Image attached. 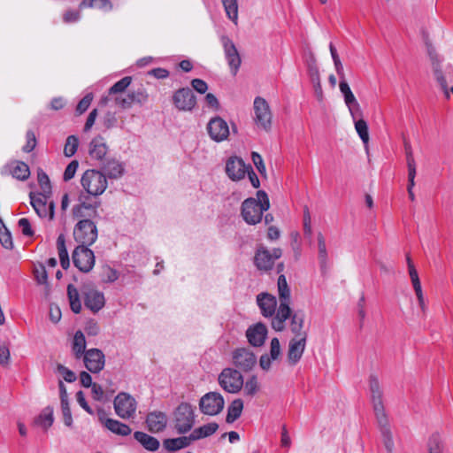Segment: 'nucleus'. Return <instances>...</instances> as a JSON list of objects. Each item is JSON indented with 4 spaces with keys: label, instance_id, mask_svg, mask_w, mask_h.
Here are the masks:
<instances>
[{
    "label": "nucleus",
    "instance_id": "52",
    "mask_svg": "<svg viewBox=\"0 0 453 453\" xmlns=\"http://www.w3.org/2000/svg\"><path fill=\"white\" fill-rule=\"evenodd\" d=\"M310 74L311 78V81L314 85L315 92L319 96H322V88L320 84V79H319V72L317 66H311L310 67Z\"/></svg>",
    "mask_w": 453,
    "mask_h": 453
},
{
    "label": "nucleus",
    "instance_id": "39",
    "mask_svg": "<svg viewBox=\"0 0 453 453\" xmlns=\"http://www.w3.org/2000/svg\"><path fill=\"white\" fill-rule=\"evenodd\" d=\"M57 248L58 251V257L61 266L64 269H67L70 265L69 256L65 247V239L64 234H59L57 239Z\"/></svg>",
    "mask_w": 453,
    "mask_h": 453
},
{
    "label": "nucleus",
    "instance_id": "30",
    "mask_svg": "<svg viewBox=\"0 0 453 453\" xmlns=\"http://www.w3.org/2000/svg\"><path fill=\"white\" fill-rule=\"evenodd\" d=\"M108 147L104 142V137L97 135L92 139L89 143V155L92 158L96 160H103L106 155Z\"/></svg>",
    "mask_w": 453,
    "mask_h": 453
},
{
    "label": "nucleus",
    "instance_id": "58",
    "mask_svg": "<svg viewBox=\"0 0 453 453\" xmlns=\"http://www.w3.org/2000/svg\"><path fill=\"white\" fill-rule=\"evenodd\" d=\"M281 354V349L280 341L278 338L274 337L272 339L270 343V354H268L269 357L273 359H278L280 357Z\"/></svg>",
    "mask_w": 453,
    "mask_h": 453
},
{
    "label": "nucleus",
    "instance_id": "10",
    "mask_svg": "<svg viewBox=\"0 0 453 453\" xmlns=\"http://www.w3.org/2000/svg\"><path fill=\"white\" fill-rule=\"evenodd\" d=\"M225 406L223 396L218 392H209L203 395L199 401V408L202 413L208 416H215L222 411Z\"/></svg>",
    "mask_w": 453,
    "mask_h": 453
},
{
    "label": "nucleus",
    "instance_id": "29",
    "mask_svg": "<svg viewBox=\"0 0 453 453\" xmlns=\"http://www.w3.org/2000/svg\"><path fill=\"white\" fill-rule=\"evenodd\" d=\"M103 173L106 179H119L125 172L124 165L115 158L107 159L102 166Z\"/></svg>",
    "mask_w": 453,
    "mask_h": 453
},
{
    "label": "nucleus",
    "instance_id": "31",
    "mask_svg": "<svg viewBox=\"0 0 453 453\" xmlns=\"http://www.w3.org/2000/svg\"><path fill=\"white\" fill-rule=\"evenodd\" d=\"M192 442L193 440L191 435L189 434L188 436L165 439L163 441V446L168 452H174L179 449L188 447Z\"/></svg>",
    "mask_w": 453,
    "mask_h": 453
},
{
    "label": "nucleus",
    "instance_id": "54",
    "mask_svg": "<svg viewBox=\"0 0 453 453\" xmlns=\"http://www.w3.org/2000/svg\"><path fill=\"white\" fill-rule=\"evenodd\" d=\"M61 411L63 415V421L66 426H73V417L71 413V409L69 406V402H61Z\"/></svg>",
    "mask_w": 453,
    "mask_h": 453
},
{
    "label": "nucleus",
    "instance_id": "62",
    "mask_svg": "<svg viewBox=\"0 0 453 453\" xmlns=\"http://www.w3.org/2000/svg\"><path fill=\"white\" fill-rule=\"evenodd\" d=\"M118 119L115 112L108 111L103 119V125L105 128L110 129L116 127Z\"/></svg>",
    "mask_w": 453,
    "mask_h": 453
},
{
    "label": "nucleus",
    "instance_id": "1",
    "mask_svg": "<svg viewBox=\"0 0 453 453\" xmlns=\"http://www.w3.org/2000/svg\"><path fill=\"white\" fill-rule=\"evenodd\" d=\"M87 198V196L80 195L79 203L73 208V217L81 219L74 226L73 237L85 247L92 245L97 239V227L91 219L99 217L97 209L100 206V202L88 203Z\"/></svg>",
    "mask_w": 453,
    "mask_h": 453
},
{
    "label": "nucleus",
    "instance_id": "6",
    "mask_svg": "<svg viewBox=\"0 0 453 453\" xmlns=\"http://www.w3.org/2000/svg\"><path fill=\"white\" fill-rule=\"evenodd\" d=\"M195 408L188 403H181L173 412L174 427L179 434L189 432L195 425Z\"/></svg>",
    "mask_w": 453,
    "mask_h": 453
},
{
    "label": "nucleus",
    "instance_id": "12",
    "mask_svg": "<svg viewBox=\"0 0 453 453\" xmlns=\"http://www.w3.org/2000/svg\"><path fill=\"white\" fill-rule=\"evenodd\" d=\"M73 262L81 272L88 273L95 265L94 252L85 245H78L73 252Z\"/></svg>",
    "mask_w": 453,
    "mask_h": 453
},
{
    "label": "nucleus",
    "instance_id": "61",
    "mask_svg": "<svg viewBox=\"0 0 453 453\" xmlns=\"http://www.w3.org/2000/svg\"><path fill=\"white\" fill-rule=\"evenodd\" d=\"M303 234L305 237L311 238L312 235V229L311 225V216L307 207L303 212Z\"/></svg>",
    "mask_w": 453,
    "mask_h": 453
},
{
    "label": "nucleus",
    "instance_id": "35",
    "mask_svg": "<svg viewBox=\"0 0 453 453\" xmlns=\"http://www.w3.org/2000/svg\"><path fill=\"white\" fill-rule=\"evenodd\" d=\"M219 428V425L215 422H211L208 424H205L198 428H196L193 430V432L190 434L193 441L205 438L208 436H211Z\"/></svg>",
    "mask_w": 453,
    "mask_h": 453
},
{
    "label": "nucleus",
    "instance_id": "13",
    "mask_svg": "<svg viewBox=\"0 0 453 453\" xmlns=\"http://www.w3.org/2000/svg\"><path fill=\"white\" fill-rule=\"evenodd\" d=\"M206 129L210 138L216 142L227 140L230 134L227 122L219 116L211 118L206 126Z\"/></svg>",
    "mask_w": 453,
    "mask_h": 453
},
{
    "label": "nucleus",
    "instance_id": "41",
    "mask_svg": "<svg viewBox=\"0 0 453 453\" xmlns=\"http://www.w3.org/2000/svg\"><path fill=\"white\" fill-rule=\"evenodd\" d=\"M12 175L20 180H27L30 175V170L28 165L24 163L18 161L14 164L11 170Z\"/></svg>",
    "mask_w": 453,
    "mask_h": 453
},
{
    "label": "nucleus",
    "instance_id": "43",
    "mask_svg": "<svg viewBox=\"0 0 453 453\" xmlns=\"http://www.w3.org/2000/svg\"><path fill=\"white\" fill-rule=\"evenodd\" d=\"M318 250H319V261L321 269H324L326 265L327 262V250L326 246V240L325 237L321 233L318 234Z\"/></svg>",
    "mask_w": 453,
    "mask_h": 453
},
{
    "label": "nucleus",
    "instance_id": "11",
    "mask_svg": "<svg viewBox=\"0 0 453 453\" xmlns=\"http://www.w3.org/2000/svg\"><path fill=\"white\" fill-rule=\"evenodd\" d=\"M429 57L432 63V70L438 85L441 88H446L449 82L453 81V68L448 65L445 67L441 65V60L437 54L429 52Z\"/></svg>",
    "mask_w": 453,
    "mask_h": 453
},
{
    "label": "nucleus",
    "instance_id": "8",
    "mask_svg": "<svg viewBox=\"0 0 453 453\" xmlns=\"http://www.w3.org/2000/svg\"><path fill=\"white\" fill-rule=\"evenodd\" d=\"M113 406L120 418L129 419L135 416L137 402L131 395L120 392L114 398Z\"/></svg>",
    "mask_w": 453,
    "mask_h": 453
},
{
    "label": "nucleus",
    "instance_id": "15",
    "mask_svg": "<svg viewBox=\"0 0 453 453\" xmlns=\"http://www.w3.org/2000/svg\"><path fill=\"white\" fill-rule=\"evenodd\" d=\"M220 42L222 43L225 58L229 65L231 73L233 75H236L242 64L241 56L234 42L228 36L222 35L220 37Z\"/></svg>",
    "mask_w": 453,
    "mask_h": 453
},
{
    "label": "nucleus",
    "instance_id": "63",
    "mask_svg": "<svg viewBox=\"0 0 453 453\" xmlns=\"http://www.w3.org/2000/svg\"><path fill=\"white\" fill-rule=\"evenodd\" d=\"M252 162L260 174H265V166L262 157L257 152H252L251 154Z\"/></svg>",
    "mask_w": 453,
    "mask_h": 453
},
{
    "label": "nucleus",
    "instance_id": "2",
    "mask_svg": "<svg viewBox=\"0 0 453 453\" xmlns=\"http://www.w3.org/2000/svg\"><path fill=\"white\" fill-rule=\"evenodd\" d=\"M370 398L372 405L374 417L377 426L380 429L384 446L388 453H392L395 448L393 434L391 432L388 415L385 410L383 403V393L376 376L371 375L369 378Z\"/></svg>",
    "mask_w": 453,
    "mask_h": 453
},
{
    "label": "nucleus",
    "instance_id": "24",
    "mask_svg": "<svg viewBox=\"0 0 453 453\" xmlns=\"http://www.w3.org/2000/svg\"><path fill=\"white\" fill-rule=\"evenodd\" d=\"M247 166L242 158L231 157L226 161V173L232 180H240L245 177Z\"/></svg>",
    "mask_w": 453,
    "mask_h": 453
},
{
    "label": "nucleus",
    "instance_id": "40",
    "mask_svg": "<svg viewBox=\"0 0 453 453\" xmlns=\"http://www.w3.org/2000/svg\"><path fill=\"white\" fill-rule=\"evenodd\" d=\"M96 8L105 12L111 11L113 5L110 0H82L80 8Z\"/></svg>",
    "mask_w": 453,
    "mask_h": 453
},
{
    "label": "nucleus",
    "instance_id": "17",
    "mask_svg": "<svg viewBox=\"0 0 453 453\" xmlns=\"http://www.w3.org/2000/svg\"><path fill=\"white\" fill-rule=\"evenodd\" d=\"M97 417L99 422L112 434L119 436H127L132 433V429L127 424L107 418L106 412L103 408L97 410Z\"/></svg>",
    "mask_w": 453,
    "mask_h": 453
},
{
    "label": "nucleus",
    "instance_id": "34",
    "mask_svg": "<svg viewBox=\"0 0 453 453\" xmlns=\"http://www.w3.org/2000/svg\"><path fill=\"white\" fill-rule=\"evenodd\" d=\"M243 410V401L240 398L234 399L227 408L226 421L228 424L234 423L238 419Z\"/></svg>",
    "mask_w": 453,
    "mask_h": 453
},
{
    "label": "nucleus",
    "instance_id": "27",
    "mask_svg": "<svg viewBox=\"0 0 453 453\" xmlns=\"http://www.w3.org/2000/svg\"><path fill=\"white\" fill-rule=\"evenodd\" d=\"M304 312L303 311H293L290 309V314L288 316L289 319V329L295 337H303V334L307 337L308 334L303 330L304 326Z\"/></svg>",
    "mask_w": 453,
    "mask_h": 453
},
{
    "label": "nucleus",
    "instance_id": "4",
    "mask_svg": "<svg viewBox=\"0 0 453 453\" xmlns=\"http://www.w3.org/2000/svg\"><path fill=\"white\" fill-rule=\"evenodd\" d=\"M278 293L280 305L271 325L275 331L281 332L285 329L288 316L290 314V289L283 274L278 278Z\"/></svg>",
    "mask_w": 453,
    "mask_h": 453
},
{
    "label": "nucleus",
    "instance_id": "55",
    "mask_svg": "<svg viewBox=\"0 0 453 453\" xmlns=\"http://www.w3.org/2000/svg\"><path fill=\"white\" fill-rule=\"evenodd\" d=\"M93 100L92 93L87 94L77 104L76 113L81 115L84 113L88 108L89 107L91 102Z\"/></svg>",
    "mask_w": 453,
    "mask_h": 453
},
{
    "label": "nucleus",
    "instance_id": "36",
    "mask_svg": "<svg viewBox=\"0 0 453 453\" xmlns=\"http://www.w3.org/2000/svg\"><path fill=\"white\" fill-rule=\"evenodd\" d=\"M67 296L71 310L76 314L80 313L81 311V301L78 289L73 284L67 286Z\"/></svg>",
    "mask_w": 453,
    "mask_h": 453
},
{
    "label": "nucleus",
    "instance_id": "21",
    "mask_svg": "<svg viewBox=\"0 0 453 453\" xmlns=\"http://www.w3.org/2000/svg\"><path fill=\"white\" fill-rule=\"evenodd\" d=\"M83 361L89 372L97 373L104 369L105 357L103 351L99 349H90L84 354Z\"/></svg>",
    "mask_w": 453,
    "mask_h": 453
},
{
    "label": "nucleus",
    "instance_id": "19",
    "mask_svg": "<svg viewBox=\"0 0 453 453\" xmlns=\"http://www.w3.org/2000/svg\"><path fill=\"white\" fill-rule=\"evenodd\" d=\"M173 102L179 111H188L195 108L196 98L192 89L181 88L173 94Z\"/></svg>",
    "mask_w": 453,
    "mask_h": 453
},
{
    "label": "nucleus",
    "instance_id": "37",
    "mask_svg": "<svg viewBox=\"0 0 453 453\" xmlns=\"http://www.w3.org/2000/svg\"><path fill=\"white\" fill-rule=\"evenodd\" d=\"M53 408L50 406L45 407L40 415L35 418V423L43 429L47 430L53 424Z\"/></svg>",
    "mask_w": 453,
    "mask_h": 453
},
{
    "label": "nucleus",
    "instance_id": "60",
    "mask_svg": "<svg viewBox=\"0 0 453 453\" xmlns=\"http://www.w3.org/2000/svg\"><path fill=\"white\" fill-rule=\"evenodd\" d=\"M27 143L23 147V151L31 152L36 146V137L32 130H28L26 134Z\"/></svg>",
    "mask_w": 453,
    "mask_h": 453
},
{
    "label": "nucleus",
    "instance_id": "18",
    "mask_svg": "<svg viewBox=\"0 0 453 453\" xmlns=\"http://www.w3.org/2000/svg\"><path fill=\"white\" fill-rule=\"evenodd\" d=\"M50 195L48 194H37L34 195L30 193V203L34 210L40 218H46L49 216L50 219L54 218V203L50 202L48 204L47 199Z\"/></svg>",
    "mask_w": 453,
    "mask_h": 453
},
{
    "label": "nucleus",
    "instance_id": "5",
    "mask_svg": "<svg viewBox=\"0 0 453 453\" xmlns=\"http://www.w3.org/2000/svg\"><path fill=\"white\" fill-rule=\"evenodd\" d=\"M81 184L86 192L81 195H85L87 197L88 196L96 197L102 195L108 186L106 176L101 171L95 169H88L83 173Z\"/></svg>",
    "mask_w": 453,
    "mask_h": 453
},
{
    "label": "nucleus",
    "instance_id": "38",
    "mask_svg": "<svg viewBox=\"0 0 453 453\" xmlns=\"http://www.w3.org/2000/svg\"><path fill=\"white\" fill-rule=\"evenodd\" d=\"M343 98L353 119L363 116L360 104L352 92L343 96Z\"/></svg>",
    "mask_w": 453,
    "mask_h": 453
},
{
    "label": "nucleus",
    "instance_id": "20",
    "mask_svg": "<svg viewBox=\"0 0 453 453\" xmlns=\"http://www.w3.org/2000/svg\"><path fill=\"white\" fill-rule=\"evenodd\" d=\"M149 95L146 90L142 88H138L137 90L129 92L127 96H116L114 97V103L116 105L119 106L122 109H128L134 104H138L142 105L148 101Z\"/></svg>",
    "mask_w": 453,
    "mask_h": 453
},
{
    "label": "nucleus",
    "instance_id": "49",
    "mask_svg": "<svg viewBox=\"0 0 453 453\" xmlns=\"http://www.w3.org/2000/svg\"><path fill=\"white\" fill-rule=\"evenodd\" d=\"M427 447L429 453H442L443 445L438 434H432L429 438Z\"/></svg>",
    "mask_w": 453,
    "mask_h": 453
},
{
    "label": "nucleus",
    "instance_id": "9",
    "mask_svg": "<svg viewBox=\"0 0 453 453\" xmlns=\"http://www.w3.org/2000/svg\"><path fill=\"white\" fill-rule=\"evenodd\" d=\"M219 383L225 391L236 394L243 387V377L236 369L225 368L219 375Z\"/></svg>",
    "mask_w": 453,
    "mask_h": 453
},
{
    "label": "nucleus",
    "instance_id": "22",
    "mask_svg": "<svg viewBox=\"0 0 453 453\" xmlns=\"http://www.w3.org/2000/svg\"><path fill=\"white\" fill-rule=\"evenodd\" d=\"M307 337H293L288 343V361L290 365H296L302 358L306 347Z\"/></svg>",
    "mask_w": 453,
    "mask_h": 453
},
{
    "label": "nucleus",
    "instance_id": "23",
    "mask_svg": "<svg viewBox=\"0 0 453 453\" xmlns=\"http://www.w3.org/2000/svg\"><path fill=\"white\" fill-rule=\"evenodd\" d=\"M257 303L265 318H273L277 313L276 297L269 293L263 292L257 296Z\"/></svg>",
    "mask_w": 453,
    "mask_h": 453
},
{
    "label": "nucleus",
    "instance_id": "45",
    "mask_svg": "<svg viewBox=\"0 0 453 453\" xmlns=\"http://www.w3.org/2000/svg\"><path fill=\"white\" fill-rule=\"evenodd\" d=\"M353 120L355 123L356 131L360 139L364 143H367L369 141V132L366 121L362 117H358Z\"/></svg>",
    "mask_w": 453,
    "mask_h": 453
},
{
    "label": "nucleus",
    "instance_id": "16",
    "mask_svg": "<svg viewBox=\"0 0 453 453\" xmlns=\"http://www.w3.org/2000/svg\"><path fill=\"white\" fill-rule=\"evenodd\" d=\"M232 359L234 366L243 372L252 370L257 364L255 354L246 348H240L234 350Z\"/></svg>",
    "mask_w": 453,
    "mask_h": 453
},
{
    "label": "nucleus",
    "instance_id": "48",
    "mask_svg": "<svg viewBox=\"0 0 453 453\" xmlns=\"http://www.w3.org/2000/svg\"><path fill=\"white\" fill-rule=\"evenodd\" d=\"M79 146V139L76 135H69L66 138L65 148H64V154L67 157H73L78 149Z\"/></svg>",
    "mask_w": 453,
    "mask_h": 453
},
{
    "label": "nucleus",
    "instance_id": "51",
    "mask_svg": "<svg viewBox=\"0 0 453 453\" xmlns=\"http://www.w3.org/2000/svg\"><path fill=\"white\" fill-rule=\"evenodd\" d=\"M38 182L40 184L42 192L40 194H48L51 193V186L49 176L43 171H39L37 174Z\"/></svg>",
    "mask_w": 453,
    "mask_h": 453
},
{
    "label": "nucleus",
    "instance_id": "28",
    "mask_svg": "<svg viewBox=\"0 0 453 453\" xmlns=\"http://www.w3.org/2000/svg\"><path fill=\"white\" fill-rule=\"evenodd\" d=\"M105 303L104 296L96 289H89L84 293V304L92 312L99 311Z\"/></svg>",
    "mask_w": 453,
    "mask_h": 453
},
{
    "label": "nucleus",
    "instance_id": "64",
    "mask_svg": "<svg viewBox=\"0 0 453 453\" xmlns=\"http://www.w3.org/2000/svg\"><path fill=\"white\" fill-rule=\"evenodd\" d=\"M18 225L21 228V232L24 235L32 236L34 234V231L31 227V224L27 218L19 219Z\"/></svg>",
    "mask_w": 453,
    "mask_h": 453
},
{
    "label": "nucleus",
    "instance_id": "50",
    "mask_svg": "<svg viewBox=\"0 0 453 453\" xmlns=\"http://www.w3.org/2000/svg\"><path fill=\"white\" fill-rule=\"evenodd\" d=\"M34 275L38 284L48 286V273L42 264H39L35 267Z\"/></svg>",
    "mask_w": 453,
    "mask_h": 453
},
{
    "label": "nucleus",
    "instance_id": "46",
    "mask_svg": "<svg viewBox=\"0 0 453 453\" xmlns=\"http://www.w3.org/2000/svg\"><path fill=\"white\" fill-rule=\"evenodd\" d=\"M132 78L130 76H126L114 83L108 90V95H117L123 93L131 84Z\"/></svg>",
    "mask_w": 453,
    "mask_h": 453
},
{
    "label": "nucleus",
    "instance_id": "26",
    "mask_svg": "<svg viewBox=\"0 0 453 453\" xmlns=\"http://www.w3.org/2000/svg\"><path fill=\"white\" fill-rule=\"evenodd\" d=\"M168 418L165 412L154 411L146 417V425L150 432L159 433L165 429Z\"/></svg>",
    "mask_w": 453,
    "mask_h": 453
},
{
    "label": "nucleus",
    "instance_id": "57",
    "mask_svg": "<svg viewBox=\"0 0 453 453\" xmlns=\"http://www.w3.org/2000/svg\"><path fill=\"white\" fill-rule=\"evenodd\" d=\"M78 167L79 162L77 160H73L72 162H70L64 172V180L69 181L70 180H72L74 177Z\"/></svg>",
    "mask_w": 453,
    "mask_h": 453
},
{
    "label": "nucleus",
    "instance_id": "47",
    "mask_svg": "<svg viewBox=\"0 0 453 453\" xmlns=\"http://www.w3.org/2000/svg\"><path fill=\"white\" fill-rule=\"evenodd\" d=\"M244 395L247 396H254L259 391V384L257 375H251L244 383Z\"/></svg>",
    "mask_w": 453,
    "mask_h": 453
},
{
    "label": "nucleus",
    "instance_id": "42",
    "mask_svg": "<svg viewBox=\"0 0 453 453\" xmlns=\"http://www.w3.org/2000/svg\"><path fill=\"white\" fill-rule=\"evenodd\" d=\"M226 14L234 24L238 20V4L237 0H221Z\"/></svg>",
    "mask_w": 453,
    "mask_h": 453
},
{
    "label": "nucleus",
    "instance_id": "59",
    "mask_svg": "<svg viewBox=\"0 0 453 453\" xmlns=\"http://www.w3.org/2000/svg\"><path fill=\"white\" fill-rule=\"evenodd\" d=\"M404 152L406 156L407 167H416V162L413 157V151L409 141L404 140Z\"/></svg>",
    "mask_w": 453,
    "mask_h": 453
},
{
    "label": "nucleus",
    "instance_id": "14",
    "mask_svg": "<svg viewBox=\"0 0 453 453\" xmlns=\"http://www.w3.org/2000/svg\"><path fill=\"white\" fill-rule=\"evenodd\" d=\"M255 122L257 127L265 131L270 130L272 125V113L269 104L262 97L254 100Z\"/></svg>",
    "mask_w": 453,
    "mask_h": 453
},
{
    "label": "nucleus",
    "instance_id": "56",
    "mask_svg": "<svg viewBox=\"0 0 453 453\" xmlns=\"http://www.w3.org/2000/svg\"><path fill=\"white\" fill-rule=\"evenodd\" d=\"M119 278V273L118 272L110 267V266H104L103 268V278H102V280L104 282H114L115 280H117Z\"/></svg>",
    "mask_w": 453,
    "mask_h": 453
},
{
    "label": "nucleus",
    "instance_id": "25",
    "mask_svg": "<svg viewBox=\"0 0 453 453\" xmlns=\"http://www.w3.org/2000/svg\"><path fill=\"white\" fill-rule=\"evenodd\" d=\"M267 336V327L261 322L250 326L246 331V337L250 345L260 347Z\"/></svg>",
    "mask_w": 453,
    "mask_h": 453
},
{
    "label": "nucleus",
    "instance_id": "32",
    "mask_svg": "<svg viewBox=\"0 0 453 453\" xmlns=\"http://www.w3.org/2000/svg\"><path fill=\"white\" fill-rule=\"evenodd\" d=\"M134 439L147 450L156 451L159 448V441L143 432H134Z\"/></svg>",
    "mask_w": 453,
    "mask_h": 453
},
{
    "label": "nucleus",
    "instance_id": "7",
    "mask_svg": "<svg viewBox=\"0 0 453 453\" xmlns=\"http://www.w3.org/2000/svg\"><path fill=\"white\" fill-rule=\"evenodd\" d=\"M282 256V250L280 248H274L270 251L264 246H259L254 256V265L257 270L268 272L273 269L274 262Z\"/></svg>",
    "mask_w": 453,
    "mask_h": 453
},
{
    "label": "nucleus",
    "instance_id": "3",
    "mask_svg": "<svg viewBox=\"0 0 453 453\" xmlns=\"http://www.w3.org/2000/svg\"><path fill=\"white\" fill-rule=\"evenodd\" d=\"M257 197L245 199L241 206V216L248 225H257L262 220L263 213L270 208L267 194L264 190L257 192Z\"/></svg>",
    "mask_w": 453,
    "mask_h": 453
},
{
    "label": "nucleus",
    "instance_id": "33",
    "mask_svg": "<svg viewBox=\"0 0 453 453\" xmlns=\"http://www.w3.org/2000/svg\"><path fill=\"white\" fill-rule=\"evenodd\" d=\"M72 349L77 359H80L86 353V339L81 331H77L74 334Z\"/></svg>",
    "mask_w": 453,
    "mask_h": 453
},
{
    "label": "nucleus",
    "instance_id": "44",
    "mask_svg": "<svg viewBox=\"0 0 453 453\" xmlns=\"http://www.w3.org/2000/svg\"><path fill=\"white\" fill-rule=\"evenodd\" d=\"M0 242L4 249L12 250L13 248V242L11 232L4 225L3 219L0 218Z\"/></svg>",
    "mask_w": 453,
    "mask_h": 453
},
{
    "label": "nucleus",
    "instance_id": "53",
    "mask_svg": "<svg viewBox=\"0 0 453 453\" xmlns=\"http://www.w3.org/2000/svg\"><path fill=\"white\" fill-rule=\"evenodd\" d=\"M57 372L62 375L63 379L66 382L72 383L74 382L77 379L76 374L72 370L61 364L57 365Z\"/></svg>",
    "mask_w": 453,
    "mask_h": 453
}]
</instances>
